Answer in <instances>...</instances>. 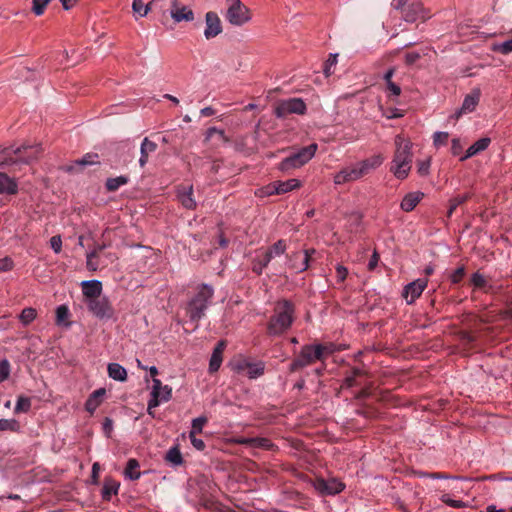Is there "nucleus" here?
Returning <instances> with one entry per match:
<instances>
[{
  "label": "nucleus",
  "mask_w": 512,
  "mask_h": 512,
  "mask_svg": "<svg viewBox=\"0 0 512 512\" xmlns=\"http://www.w3.org/2000/svg\"><path fill=\"white\" fill-rule=\"evenodd\" d=\"M396 150L392 161L391 171L398 179H405L411 169L413 154L412 143L401 135L395 137Z\"/></svg>",
  "instance_id": "f257e3e1"
},
{
  "label": "nucleus",
  "mask_w": 512,
  "mask_h": 512,
  "mask_svg": "<svg viewBox=\"0 0 512 512\" xmlns=\"http://www.w3.org/2000/svg\"><path fill=\"white\" fill-rule=\"evenodd\" d=\"M276 314L269 320L267 331L269 335L278 336L288 330L293 323L294 306L288 300L279 302Z\"/></svg>",
  "instance_id": "f03ea898"
},
{
  "label": "nucleus",
  "mask_w": 512,
  "mask_h": 512,
  "mask_svg": "<svg viewBox=\"0 0 512 512\" xmlns=\"http://www.w3.org/2000/svg\"><path fill=\"white\" fill-rule=\"evenodd\" d=\"M213 296L212 287L202 284L197 294L188 302L186 306V314L190 321L198 326L199 320L204 317L208 307V302Z\"/></svg>",
  "instance_id": "7ed1b4c3"
},
{
  "label": "nucleus",
  "mask_w": 512,
  "mask_h": 512,
  "mask_svg": "<svg viewBox=\"0 0 512 512\" xmlns=\"http://www.w3.org/2000/svg\"><path fill=\"white\" fill-rule=\"evenodd\" d=\"M317 149L318 145L316 143L300 148L298 151L283 159L279 163L278 169L282 172H288L292 169L302 167L313 158Z\"/></svg>",
  "instance_id": "20e7f679"
},
{
  "label": "nucleus",
  "mask_w": 512,
  "mask_h": 512,
  "mask_svg": "<svg viewBox=\"0 0 512 512\" xmlns=\"http://www.w3.org/2000/svg\"><path fill=\"white\" fill-rule=\"evenodd\" d=\"M326 347L322 344L304 345L300 354L290 364V372L302 369L316 360H323Z\"/></svg>",
  "instance_id": "39448f33"
},
{
  "label": "nucleus",
  "mask_w": 512,
  "mask_h": 512,
  "mask_svg": "<svg viewBox=\"0 0 512 512\" xmlns=\"http://www.w3.org/2000/svg\"><path fill=\"white\" fill-rule=\"evenodd\" d=\"M226 19L234 26H243L251 20L250 10L240 0H227Z\"/></svg>",
  "instance_id": "423d86ee"
},
{
  "label": "nucleus",
  "mask_w": 512,
  "mask_h": 512,
  "mask_svg": "<svg viewBox=\"0 0 512 512\" xmlns=\"http://www.w3.org/2000/svg\"><path fill=\"white\" fill-rule=\"evenodd\" d=\"M307 107L301 98H290L287 100H279L274 108V114L277 118L283 119L289 114L304 115Z\"/></svg>",
  "instance_id": "0eeeda50"
},
{
  "label": "nucleus",
  "mask_w": 512,
  "mask_h": 512,
  "mask_svg": "<svg viewBox=\"0 0 512 512\" xmlns=\"http://www.w3.org/2000/svg\"><path fill=\"white\" fill-rule=\"evenodd\" d=\"M171 397L172 389L168 385L163 386L159 379L154 378L151 391V399L148 402V414L153 416L152 409L159 406L161 402L169 401Z\"/></svg>",
  "instance_id": "6e6552de"
},
{
  "label": "nucleus",
  "mask_w": 512,
  "mask_h": 512,
  "mask_svg": "<svg viewBox=\"0 0 512 512\" xmlns=\"http://www.w3.org/2000/svg\"><path fill=\"white\" fill-rule=\"evenodd\" d=\"M400 10L402 12L403 20L408 23H414L419 19L422 22H425L431 17L429 11L420 1H413L410 4L403 6V9Z\"/></svg>",
  "instance_id": "1a4fd4ad"
},
{
  "label": "nucleus",
  "mask_w": 512,
  "mask_h": 512,
  "mask_svg": "<svg viewBox=\"0 0 512 512\" xmlns=\"http://www.w3.org/2000/svg\"><path fill=\"white\" fill-rule=\"evenodd\" d=\"M89 311L100 320L110 319L113 317L114 310L106 297L86 300Z\"/></svg>",
  "instance_id": "9d476101"
},
{
  "label": "nucleus",
  "mask_w": 512,
  "mask_h": 512,
  "mask_svg": "<svg viewBox=\"0 0 512 512\" xmlns=\"http://www.w3.org/2000/svg\"><path fill=\"white\" fill-rule=\"evenodd\" d=\"M313 487L321 495H335L340 493L345 488V485L336 478L329 480L317 478L313 482Z\"/></svg>",
  "instance_id": "9b49d317"
},
{
  "label": "nucleus",
  "mask_w": 512,
  "mask_h": 512,
  "mask_svg": "<svg viewBox=\"0 0 512 512\" xmlns=\"http://www.w3.org/2000/svg\"><path fill=\"white\" fill-rule=\"evenodd\" d=\"M427 283V279H417L404 287L402 296L406 300L407 304L414 303L415 300L420 297L426 288Z\"/></svg>",
  "instance_id": "f8f14e48"
},
{
  "label": "nucleus",
  "mask_w": 512,
  "mask_h": 512,
  "mask_svg": "<svg viewBox=\"0 0 512 512\" xmlns=\"http://www.w3.org/2000/svg\"><path fill=\"white\" fill-rule=\"evenodd\" d=\"M480 96V89L474 88L470 94L465 96L462 106L455 112L453 117L459 119L462 114L473 112L480 101Z\"/></svg>",
  "instance_id": "ddd939ff"
},
{
  "label": "nucleus",
  "mask_w": 512,
  "mask_h": 512,
  "mask_svg": "<svg viewBox=\"0 0 512 512\" xmlns=\"http://www.w3.org/2000/svg\"><path fill=\"white\" fill-rule=\"evenodd\" d=\"M98 158L97 153H87L81 159L75 160L73 164L63 166L62 170L67 173H77L82 171L86 166L100 164Z\"/></svg>",
  "instance_id": "4468645a"
},
{
  "label": "nucleus",
  "mask_w": 512,
  "mask_h": 512,
  "mask_svg": "<svg viewBox=\"0 0 512 512\" xmlns=\"http://www.w3.org/2000/svg\"><path fill=\"white\" fill-rule=\"evenodd\" d=\"M170 4V16L175 22H190L194 20V12L190 8L187 6H180L178 0H171Z\"/></svg>",
  "instance_id": "2eb2a0df"
},
{
  "label": "nucleus",
  "mask_w": 512,
  "mask_h": 512,
  "mask_svg": "<svg viewBox=\"0 0 512 512\" xmlns=\"http://www.w3.org/2000/svg\"><path fill=\"white\" fill-rule=\"evenodd\" d=\"M206 28L204 30V36L206 39L216 37L222 32L221 20L217 13L209 11L205 15Z\"/></svg>",
  "instance_id": "dca6fc26"
},
{
  "label": "nucleus",
  "mask_w": 512,
  "mask_h": 512,
  "mask_svg": "<svg viewBox=\"0 0 512 512\" xmlns=\"http://www.w3.org/2000/svg\"><path fill=\"white\" fill-rule=\"evenodd\" d=\"M313 253H315L314 249L305 250L303 252H294L290 256V261L294 262L292 267L299 272L305 271L309 266V259Z\"/></svg>",
  "instance_id": "f3484780"
},
{
  "label": "nucleus",
  "mask_w": 512,
  "mask_h": 512,
  "mask_svg": "<svg viewBox=\"0 0 512 512\" xmlns=\"http://www.w3.org/2000/svg\"><path fill=\"white\" fill-rule=\"evenodd\" d=\"M83 295L87 300L97 299L101 295L102 283L98 280H86L81 283Z\"/></svg>",
  "instance_id": "a211bd4d"
},
{
  "label": "nucleus",
  "mask_w": 512,
  "mask_h": 512,
  "mask_svg": "<svg viewBox=\"0 0 512 512\" xmlns=\"http://www.w3.org/2000/svg\"><path fill=\"white\" fill-rule=\"evenodd\" d=\"M423 197L424 193L420 191L410 192L404 196V198L401 201L400 207L403 211L410 212L414 210V208L417 206V204L421 201Z\"/></svg>",
  "instance_id": "6ab92c4d"
},
{
  "label": "nucleus",
  "mask_w": 512,
  "mask_h": 512,
  "mask_svg": "<svg viewBox=\"0 0 512 512\" xmlns=\"http://www.w3.org/2000/svg\"><path fill=\"white\" fill-rule=\"evenodd\" d=\"M36 160H37V156H32V155L14 158L11 156V151H8V153L6 155H4L3 160L0 161V168H5L6 166H12V165H17V164L28 165Z\"/></svg>",
  "instance_id": "aec40b11"
},
{
  "label": "nucleus",
  "mask_w": 512,
  "mask_h": 512,
  "mask_svg": "<svg viewBox=\"0 0 512 512\" xmlns=\"http://www.w3.org/2000/svg\"><path fill=\"white\" fill-rule=\"evenodd\" d=\"M193 186H182L178 189V198L181 204L187 209H195L196 202L192 198Z\"/></svg>",
  "instance_id": "412c9836"
},
{
  "label": "nucleus",
  "mask_w": 512,
  "mask_h": 512,
  "mask_svg": "<svg viewBox=\"0 0 512 512\" xmlns=\"http://www.w3.org/2000/svg\"><path fill=\"white\" fill-rule=\"evenodd\" d=\"M18 192V185L14 178L0 172V194L14 195Z\"/></svg>",
  "instance_id": "4be33fe9"
},
{
  "label": "nucleus",
  "mask_w": 512,
  "mask_h": 512,
  "mask_svg": "<svg viewBox=\"0 0 512 512\" xmlns=\"http://www.w3.org/2000/svg\"><path fill=\"white\" fill-rule=\"evenodd\" d=\"M491 140L488 137H483L477 140L473 145H471L467 150L465 155L460 158V161H465L468 158L478 154L481 151H484L489 146Z\"/></svg>",
  "instance_id": "5701e85b"
},
{
  "label": "nucleus",
  "mask_w": 512,
  "mask_h": 512,
  "mask_svg": "<svg viewBox=\"0 0 512 512\" xmlns=\"http://www.w3.org/2000/svg\"><path fill=\"white\" fill-rule=\"evenodd\" d=\"M157 149V144L151 140H149L147 137H145L141 143V147H140V159H139V164L141 167H144L147 162H148V158H149V154L156 151Z\"/></svg>",
  "instance_id": "b1692460"
},
{
  "label": "nucleus",
  "mask_w": 512,
  "mask_h": 512,
  "mask_svg": "<svg viewBox=\"0 0 512 512\" xmlns=\"http://www.w3.org/2000/svg\"><path fill=\"white\" fill-rule=\"evenodd\" d=\"M120 487V483L112 478H105L103 488L101 491L102 499L105 501H110L112 495H116L118 493Z\"/></svg>",
  "instance_id": "393cba45"
},
{
  "label": "nucleus",
  "mask_w": 512,
  "mask_h": 512,
  "mask_svg": "<svg viewBox=\"0 0 512 512\" xmlns=\"http://www.w3.org/2000/svg\"><path fill=\"white\" fill-rule=\"evenodd\" d=\"M382 157L380 155L372 156L368 159H365L359 162L357 165L359 169L362 171V175L368 174L371 170L377 168L382 163Z\"/></svg>",
  "instance_id": "a878e982"
},
{
  "label": "nucleus",
  "mask_w": 512,
  "mask_h": 512,
  "mask_svg": "<svg viewBox=\"0 0 512 512\" xmlns=\"http://www.w3.org/2000/svg\"><path fill=\"white\" fill-rule=\"evenodd\" d=\"M164 460L172 466H180L183 464L184 459L180 452L179 446L171 447L165 454Z\"/></svg>",
  "instance_id": "bb28decb"
},
{
  "label": "nucleus",
  "mask_w": 512,
  "mask_h": 512,
  "mask_svg": "<svg viewBox=\"0 0 512 512\" xmlns=\"http://www.w3.org/2000/svg\"><path fill=\"white\" fill-rule=\"evenodd\" d=\"M108 375L114 380L125 381L127 379L126 369L118 363L108 364Z\"/></svg>",
  "instance_id": "cd10ccee"
},
{
  "label": "nucleus",
  "mask_w": 512,
  "mask_h": 512,
  "mask_svg": "<svg viewBox=\"0 0 512 512\" xmlns=\"http://www.w3.org/2000/svg\"><path fill=\"white\" fill-rule=\"evenodd\" d=\"M140 467L138 460L131 458L127 461L124 475L130 480H137L141 476V472L138 470Z\"/></svg>",
  "instance_id": "c85d7f7f"
},
{
  "label": "nucleus",
  "mask_w": 512,
  "mask_h": 512,
  "mask_svg": "<svg viewBox=\"0 0 512 512\" xmlns=\"http://www.w3.org/2000/svg\"><path fill=\"white\" fill-rule=\"evenodd\" d=\"M276 182L277 188L274 190L276 191V194H284L301 186V182L298 179H289L286 181Z\"/></svg>",
  "instance_id": "c756f323"
},
{
  "label": "nucleus",
  "mask_w": 512,
  "mask_h": 512,
  "mask_svg": "<svg viewBox=\"0 0 512 512\" xmlns=\"http://www.w3.org/2000/svg\"><path fill=\"white\" fill-rule=\"evenodd\" d=\"M27 150H31L32 151L29 155L37 156L38 157L42 153L43 148H42V145L40 143L35 144V145H27V144L24 143L21 146L17 147L16 149H14V150L11 149L10 151L14 155L22 157L21 154L25 153Z\"/></svg>",
  "instance_id": "7c9ffc66"
},
{
  "label": "nucleus",
  "mask_w": 512,
  "mask_h": 512,
  "mask_svg": "<svg viewBox=\"0 0 512 512\" xmlns=\"http://www.w3.org/2000/svg\"><path fill=\"white\" fill-rule=\"evenodd\" d=\"M129 178L127 176H118L115 178H108L105 182V188L108 192H115L122 185L127 184Z\"/></svg>",
  "instance_id": "2f4dec72"
},
{
  "label": "nucleus",
  "mask_w": 512,
  "mask_h": 512,
  "mask_svg": "<svg viewBox=\"0 0 512 512\" xmlns=\"http://www.w3.org/2000/svg\"><path fill=\"white\" fill-rule=\"evenodd\" d=\"M265 369V365L262 361L251 363L249 362V366L247 368V374L250 379L257 378L263 375Z\"/></svg>",
  "instance_id": "473e14b6"
},
{
  "label": "nucleus",
  "mask_w": 512,
  "mask_h": 512,
  "mask_svg": "<svg viewBox=\"0 0 512 512\" xmlns=\"http://www.w3.org/2000/svg\"><path fill=\"white\" fill-rule=\"evenodd\" d=\"M69 317V309L65 305H60L56 309V323L58 325L70 326V322H65Z\"/></svg>",
  "instance_id": "72a5a7b5"
},
{
  "label": "nucleus",
  "mask_w": 512,
  "mask_h": 512,
  "mask_svg": "<svg viewBox=\"0 0 512 512\" xmlns=\"http://www.w3.org/2000/svg\"><path fill=\"white\" fill-rule=\"evenodd\" d=\"M414 473H415V475H417L420 478L427 477V478H431V479H462L461 477L451 476L449 474L439 473V472L428 473V472H423V471H416Z\"/></svg>",
  "instance_id": "f704fd0d"
},
{
  "label": "nucleus",
  "mask_w": 512,
  "mask_h": 512,
  "mask_svg": "<svg viewBox=\"0 0 512 512\" xmlns=\"http://www.w3.org/2000/svg\"><path fill=\"white\" fill-rule=\"evenodd\" d=\"M364 375V371L360 368L354 367L351 370V374L347 375L344 379V385L347 387H353L357 385L356 378Z\"/></svg>",
  "instance_id": "c9c22d12"
},
{
  "label": "nucleus",
  "mask_w": 512,
  "mask_h": 512,
  "mask_svg": "<svg viewBox=\"0 0 512 512\" xmlns=\"http://www.w3.org/2000/svg\"><path fill=\"white\" fill-rule=\"evenodd\" d=\"M222 355L223 353L213 351L210 362H209V372L215 373L219 370L221 363H222Z\"/></svg>",
  "instance_id": "e433bc0d"
},
{
  "label": "nucleus",
  "mask_w": 512,
  "mask_h": 512,
  "mask_svg": "<svg viewBox=\"0 0 512 512\" xmlns=\"http://www.w3.org/2000/svg\"><path fill=\"white\" fill-rule=\"evenodd\" d=\"M37 316V312L34 308H24L20 314V321L24 325L30 324Z\"/></svg>",
  "instance_id": "4c0bfd02"
},
{
  "label": "nucleus",
  "mask_w": 512,
  "mask_h": 512,
  "mask_svg": "<svg viewBox=\"0 0 512 512\" xmlns=\"http://www.w3.org/2000/svg\"><path fill=\"white\" fill-rule=\"evenodd\" d=\"M31 408V399L25 396H19L16 406L15 413L28 412Z\"/></svg>",
  "instance_id": "58836bf2"
},
{
  "label": "nucleus",
  "mask_w": 512,
  "mask_h": 512,
  "mask_svg": "<svg viewBox=\"0 0 512 512\" xmlns=\"http://www.w3.org/2000/svg\"><path fill=\"white\" fill-rule=\"evenodd\" d=\"M19 423L15 419H0V431L10 430L17 431Z\"/></svg>",
  "instance_id": "ea45409f"
},
{
  "label": "nucleus",
  "mask_w": 512,
  "mask_h": 512,
  "mask_svg": "<svg viewBox=\"0 0 512 512\" xmlns=\"http://www.w3.org/2000/svg\"><path fill=\"white\" fill-rule=\"evenodd\" d=\"M269 252L274 256H279L285 253L286 251V243L284 240L280 239L277 242H275L269 249Z\"/></svg>",
  "instance_id": "a19ab883"
},
{
  "label": "nucleus",
  "mask_w": 512,
  "mask_h": 512,
  "mask_svg": "<svg viewBox=\"0 0 512 512\" xmlns=\"http://www.w3.org/2000/svg\"><path fill=\"white\" fill-rule=\"evenodd\" d=\"M49 2H50V0H33L32 1L33 13L37 16L42 15Z\"/></svg>",
  "instance_id": "79ce46f5"
},
{
  "label": "nucleus",
  "mask_w": 512,
  "mask_h": 512,
  "mask_svg": "<svg viewBox=\"0 0 512 512\" xmlns=\"http://www.w3.org/2000/svg\"><path fill=\"white\" fill-rule=\"evenodd\" d=\"M440 499L443 503L453 508H464L467 506L466 503L461 500L451 499L449 494H443Z\"/></svg>",
  "instance_id": "37998d69"
},
{
  "label": "nucleus",
  "mask_w": 512,
  "mask_h": 512,
  "mask_svg": "<svg viewBox=\"0 0 512 512\" xmlns=\"http://www.w3.org/2000/svg\"><path fill=\"white\" fill-rule=\"evenodd\" d=\"M493 51L500 52L502 54H508L512 52V38L504 41L503 43L495 44Z\"/></svg>",
  "instance_id": "c03bdc74"
},
{
  "label": "nucleus",
  "mask_w": 512,
  "mask_h": 512,
  "mask_svg": "<svg viewBox=\"0 0 512 512\" xmlns=\"http://www.w3.org/2000/svg\"><path fill=\"white\" fill-rule=\"evenodd\" d=\"M232 369L237 373H242L247 370L249 366V361L246 359L240 358L233 362H231Z\"/></svg>",
  "instance_id": "a18cd8bd"
},
{
  "label": "nucleus",
  "mask_w": 512,
  "mask_h": 512,
  "mask_svg": "<svg viewBox=\"0 0 512 512\" xmlns=\"http://www.w3.org/2000/svg\"><path fill=\"white\" fill-rule=\"evenodd\" d=\"M449 138L448 132H435L433 135V143L436 147L446 145Z\"/></svg>",
  "instance_id": "49530a36"
},
{
  "label": "nucleus",
  "mask_w": 512,
  "mask_h": 512,
  "mask_svg": "<svg viewBox=\"0 0 512 512\" xmlns=\"http://www.w3.org/2000/svg\"><path fill=\"white\" fill-rule=\"evenodd\" d=\"M207 423V418L205 416H201L193 419L192 421V429L190 432H194V434L201 433L203 426Z\"/></svg>",
  "instance_id": "de8ad7c7"
},
{
  "label": "nucleus",
  "mask_w": 512,
  "mask_h": 512,
  "mask_svg": "<svg viewBox=\"0 0 512 512\" xmlns=\"http://www.w3.org/2000/svg\"><path fill=\"white\" fill-rule=\"evenodd\" d=\"M10 375V363L7 359L0 361V382L8 379Z\"/></svg>",
  "instance_id": "09e8293b"
},
{
  "label": "nucleus",
  "mask_w": 512,
  "mask_h": 512,
  "mask_svg": "<svg viewBox=\"0 0 512 512\" xmlns=\"http://www.w3.org/2000/svg\"><path fill=\"white\" fill-rule=\"evenodd\" d=\"M471 283L475 288L482 289L486 286L487 281L482 274L476 272L471 277Z\"/></svg>",
  "instance_id": "8fccbe9b"
},
{
  "label": "nucleus",
  "mask_w": 512,
  "mask_h": 512,
  "mask_svg": "<svg viewBox=\"0 0 512 512\" xmlns=\"http://www.w3.org/2000/svg\"><path fill=\"white\" fill-rule=\"evenodd\" d=\"M337 53H332L329 55V58L325 62L324 74L326 77H329L332 74L331 67L337 63Z\"/></svg>",
  "instance_id": "3c124183"
},
{
  "label": "nucleus",
  "mask_w": 512,
  "mask_h": 512,
  "mask_svg": "<svg viewBox=\"0 0 512 512\" xmlns=\"http://www.w3.org/2000/svg\"><path fill=\"white\" fill-rule=\"evenodd\" d=\"M344 169L347 172L349 181H354V180H357V179L363 177V175L361 173L362 171L359 169L357 164L354 167L344 168Z\"/></svg>",
  "instance_id": "603ef678"
},
{
  "label": "nucleus",
  "mask_w": 512,
  "mask_h": 512,
  "mask_svg": "<svg viewBox=\"0 0 512 512\" xmlns=\"http://www.w3.org/2000/svg\"><path fill=\"white\" fill-rule=\"evenodd\" d=\"M241 443H251L253 446L267 448L270 446V441L266 438H251Z\"/></svg>",
  "instance_id": "864d4df0"
},
{
  "label": "nucleus",
  "mask_w": 512,
  "mask_h": 512,
  "mask_svg": "<svg viewBox=\"0 0 512 512\" xmlns=\"http://www.w3.org/2000/svg\"><path fill=\"white\" fill-rule=\"evenodd\" d=\"M272 258H273V255L271 254V252H269L267 250L263 255V259L260 260V270H257L256 265H254L253 271L256 272L257 274H261L262 270L268 265V263L271 261Z\"/></svg>",
  "instance_id": "5fc2aeb1"
},
{
  "label": "nucleus",
  "mask_w": 512,
  "mask_h": 512,
  "mask_svg": "<svg viewBox=\"0 0 512 512\" xmlns=\"http://www.w3.org/2000/svg\"><path fill=\"white\" fill-rule=\"evenodd\" d=\"M100 404H101V400H96V399H93L91 396H89L85 402V409L90 414H93L94 411L98 408V406Z\"/></svg>",
  "instance_id": "6e6d98bb"
},
{
  "label": "nucleus",
  "mask_w": 512,
  "mask_h": 512,
  "mask_svg": "<svg viewBox=\"0 0 512 512\" xmlns=\"http://www.w3.org/2000/svg\"><path fill=\"white\" fill-rule=\"evenodd\" d=\"M465 275V267L464 266H460L458 267L453 273L452 275L450 276V279H451V282L453 284H457L459 283L462 278L464 277Z\"/></svg>",
  "instance_id": "4d7b16f0"
},
{
  "label": "nucleus",
  "mask_w": 512,
  "mask_h": 512,
  "mask_svg": "<svg viewBox=\"0 0 512 512\" xmlns=\"http://www.w3.org/2000/svg\"><path fill=\"white\" fill-rule=\"evenodd\" d=\"M189 437L191 440V444L193 447L199 451H203L206 447L204 441L202 439L196 438V434L194 432L189 433Z\"/></svg>",
  "instance_id": "13d9d810"
},
{
  "label": "nucleus",
  "mask_w": 512,
  "mask_h": 512,
  "mask_svg": "<svg viewBox=\"0 0 512 512\" xmlns=\"http://www.w3.org/2000/svg\"><path fill=\"white\" fill-rule=\"evenodd\" d=\"M51 248L55 253H60L62 249V239L60 235H55L50 239Z\"/></svg>",
  "instance_id": "bf43d9fd"
},
{
  "label": "nucleus",
  "mask_w": 512,
  "mask_h": 512,
  "mask_svg": "<svg viewBox=\"0 0 512 512\" xmlns=\"http://www.w3.org/2000/svg\"><path fill=\"white\" fill-rule=\"evenodd\" d=\"M470 198H471V194L465 193L463 195H456V196H454L453 198L450 199L449 202L454 203V206L458 207L459 205L465 203Z\"/></svg>",
  "instance_id": "052dcab7"
},
{
  "label": "nucleus",
  "mask_w": 512,
  "mask_h": 512,
  "mask_svg": "<svg viewBox=\"0 0 512 512\" xmlns=\"http://www.w3.org/2000/svg\"><path fill=\"white\" fill-rule=\"evenodd\" d=\"M346 182H350L349 178L347 176V172L345 169H342L340 172H338L334 177V183L337 185L344 184Z\"/></svg>",
  "instance_id": "680f3d73"
},
{
  "label": "nucleus",
  "mask_w": 512,
  "mask_h": 512,
  "mask_svg": "<svg viewBox=\"0 0 512 512\" xmlns=\"http://www.w3.org/2000/svg\"><path fill=\"white\" fill-rule=\"evenodd\" d=\"M429 168H430V160L420 161L418 163V173L421 176H426L429 174Z\"/></svg>",
  "instance_id": "e2e57ef3"
},
{
  "label": "nucleus",
  "mask_w": 512,
  "mask_h": 512,
  "mask_svg": "<svg viewBox=\"0 0 512 512\" xmlns=\"http://www.w3.org/2000/svg\"><path fill=\"white\" fill-rule=\"evenodd\" d=\"M95 258H96L95 253L87 254L86 266H87V269L90 271H96L98 268V263L94 261Z\"/></svg>",
  "instance_id": "0e129e2a"
},
{
  "label": "nucleus",
  "mask_w": 512,
  "mask_h": 512,
  "mask_svg": "<svg viewBox=\"0 0 512 512\" xmlns=\"http://www.w3.org/2000/svg\"><path fill=\"white\" fill-rule=\"evenodd\" d=\"M13 268V261L9 257L0 259V272L9 271Z\"/></svg>",
  "instance_id": "69168bd1"
},
{
  "label": "nucleus",
  "mask_w": 512,
  "mask_h": 512,
  "mask_svg": "<svg viewBox=\"0 0 512 512\" xmlns=\"http://www.w3.org/2000/svg\"><path fill=\"white\" fill-rule=\"evenodd\" d=\"M420 58L421 55L418 52H409L405 55V63L406 65H413Z\"/></svg>",
  "instance_id": "338daca9"
},
{
  "label": "nucleus",
  "mask_w": 512,
  "mask_h": 512,
  "mask_svg": "<svg viewBox=\"0 0 512 512\" xmlns=\"http://www.w3.org/2000/svg\"><path fill=\"white\" fill-rule=\"evenodd\" d=\"M463 147L458 138H454L451 141V153L453 155H459L462 151Z\"/></svg>",
  "instance_id": "774afa93"
}]
</instances>
